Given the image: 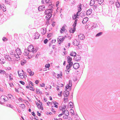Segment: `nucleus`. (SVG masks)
Masks as SVG:
<instances>
[{"mask_svg": "<svg viewBox=\"0 0 120 120\" xmlns=\"http://www.w3.org/2000/svg\"><path fill=\"white\" fill-rule=\"evenodd\" d=\"M53 9L52 8L51 9H46L45 11V14H46V18L47 19H50L52 15V12Z\"/></svg>", "mask_w": 120, "mask_h": 120, "instance_id": "nucleus-1", "label": "nucleus"}, {"mask_svg": "<svg viewBox=\"0 0 120 120\" xmlns=\"http://www.w3.org/2000/svg\"><path fill=\"white\" fill-rule=\"evenodd\" d=\"M28 49L29 50L30 53L32 52L33 53H35L37 50V48L36 47L34 48L32 45H30L29 46Z\"/></svg>", "mask_w": 120, "mask_h": 120, "instance_id": "nucleus-2", "label": "nucleus"}, {"mask_svg": "<svg viewBox=\"0 0 120 120\" xmlns=\"http://www.w3.org/2000/svg\"><path fill=\"white\" fill-rule=\"evenodd\" d=\"M78 21L77 19H76L75 21L72 25L73 28H71L70 30V32L74 33L75 30V27L76 26L77 22Z\"/></svg>", "mask_w": 120, "mask_h": 120, "instance_id": "nucleus-3", "label": "nucleus"}, {"mask_svg": "<svg viewBox=\"0 0 120 120\" xmlns=\"http://www.w3.org/2000/svg\"><path fill=\"white\" fill-rule=\"evenodd\" d=\"M64 39L65 38L62 36L59 37L57 39V41L58 43L60 44L61 42H62Z\"/></svg>", "mask_w": 120, "mask_h": 120, "instance_id": "nucleus-4", "label": "nucleus"}, {"mask_svg": "<svg viewBox=\"0 0 120 120\" xmlns=\"http://www.w3.org/2000/svg\"><path fill=\"white\" fill-rule=\"evenodd\" d=\"M79 40L75 39L73 41V44L75 45L78 46L79 44Z\"/></svg>", "mask_w": 120, "mask_h": 120, "instance_id": "nucleus-5", "label": "nucleus"}, {"mask_svg": "<svg viewBox=\"0 0 120 120\" xmlns=\"http://www.w3.org/2000/svg\"><path fill=\"white\" fill-rule=\"evenodd\" d=\"M81 59V57L80 56L77 55L74 57V60L77 61H78Z\"/></svg>", "mask_w": 120, "mask_h": 120, "instance_id": "nucleus-6", "label": "nucleus"}, {"mask_svg": "<svg viewBox=\"0 0 120 120\" xmlns=\"http://www.w3.org/2000/svg\"><path fill=\"white\" fill-rule=\"evenodd\" d=\"M78 36L79 38L81 40L84 39L85 38V36L84 34H79Z\"/></svg>", "mask_w": 120, "mask_h": 120, "instance_id": "nucleus-7", "label": "nucleus"}, {"mask_svg": "<svg viewBox=\"0 0 120 120\" xmlns=\"http://www.w3.org/2000/svg\"><path fill=\"white\" fill-rule=\"evenodd\" d=\"M5 57L6 60H8L10 62L12 61L11 59L12 58H11L10 56L8 54H6V55L5 56Z\"/></svg>", "mask_w": 120, "mask_h": 120, "instance_id": "nucleus-8", "label": "nucleus"}, {"mask_svg": "<svg viewBox=\"0 0 120 120\" xmlns=\"http://www.w3.org/2000/svg\"><path fill=\"white\" fill-rule=\"evenodd\" d=\"M73 66L74 69H77L79 67V65L78 63H75L73 64Z\"/></svg>", "mask_w": 120, "mask_h": 120, "instance_id": "nucleus-9", "label": "nucleus"}, {"mask_svg": "<svg viewBox=\"0 0 120 120\" xmlns=\"http://www.w3.org/2000/svg\"><path fill=\"white\" fill-rule=\"evenodd\" d=\"M24 55H25L27 56L29 54H30V53L29 50L28 49H25L24 50Z\"/></svg>", "mask_w": 120, "mask_h": 120, "instance_id": "nucleus-10", "label": "nucleus"}, {"mask_svg": "<svg viewBox=\"0 0 120 120\" xmlns=\"http://www.w3.org/2000/svg\"><path fill=\"white\" fill-rule=\"evenodd\" d=\"M40 31L41 33L43 35H44L46 33V29L45 28H42Z\"/></svg>", "mask_w": 120, "mask_h": 120, "instance_id": "nucleus-11", "label": "nucleus"}, {"mask_svg": "<svg viewBox=\"0 0 120 120\" xmlns=\"http://www.w3.org/2000/svg\"><path fill=\"white\" fill-rule=\"evenodd\" d=\"M45 6L44 5L39 6L38 8V10L40 11H42L44 10Z\"/></svg>", "mask_w": 120, "mask_h": 120, "instance_id": "nucleus-12", "label": "nucleus"}, {"mask_svg": "<svg viewBox=\"0 0 120 120\" xmlns=\"http://www.w3.org/2000/svg\"><path fill=\"white\" fill-rule=\"evenodd\" d=\"M40 104H39L37 102V103L36 104H38V107L39 109H40L41 110H43V108L42 107V102H40Z\"/></svg>", "mask_w": 120, "mask_h": 120, "instance_id": "nucleus-13", "label": "nucleus"}, {"mask_svg": "<svg viewBox=\"0 0 120 120\" xmlns=\"http://www.w3.org/2000/svg\"><path fill=\"white\" fill-rule=\"evenodd\" d=\"M69 94V92L67 90H66L64 91L63 93V94L65 97L68 96Z\"/></svg>", "mask_w": 120, "mask_h": 120, "instance_id": "nucleus-14", "label": "nucleus"}, {"mask_svg": "<svg viewBox=\"0 0 120 120\" xmlns=\"http://www.w3.org/2000/svg\"><path fill=\"white\" fill-rule=\"evenodd\" d=\"M73 64V62H71L70 63L68 64L66 67L67 70H69L71 67L72 66Z\"/></svg>", "mask_w": 120, "mask_h": 120, "instance_id": "nucleus-15", "label": "nucleus"}, {"mask_svg": "<svg viewBox=\"0 0 120 120\" xmlns=\"http://www.w3.org/2000/svg\"><path fill=\"white\" fill-rule=\"evenodd\" d=\"M3 98V99L4 100V102H6V101H7L8 100V98L7 96H5V95H2L1 96V98Z\"/></svg>", "mask_w": 120, "mask_h": 120, "instance_id": "nucleus-16", "label": "nucleus"}, {"mask_svg": "<svg viewBox=\"0 0 120 120\" xmlns=\"http://www.w3.org/2000/svg\"><path fill=\"white\" fill-rule=\"evenodd\" d=\"M20 71H18V73L19 75V77L22 79H23L24 77V76L23 75V73H19Z\"/></svg>", "mask_w": 120, "mask_h": 120, "instance_id": "nucleus-17", "label": "nucleus"}, {"mask_svg": "<svg viewBox=\"0 0 120 120\" xmlns=\"http://www.w3.org/2000/svg\"><path fill=\"white\" fill-rule=\"evenodd\" d=\"M67 62L69 64L71 62H71L72 60V58L70 56H68L67 57Z\"/></svg>", "mask_w": 120, "mask_h": 120, "instance_id": "nucleus-18", "label": "nucleus"}, {"mask_svg": "<svg viewBox=\"0 0 120 120\" xmlns=\"http://www.w3.org/2000/svg\"><path fill=\"white\" fill-rule=\"evenodd\" d=\"M66 31V30L65 29V26H63L62 27V28L61 29V30H60V32L61 33H63Z\"/></svg>", "mask_w": 120, "mask_h": 120, "instance_id": "nucleus-19", "label": "nucleus"}, {"mask_svg": "<svg viewBox=\"0 0 120 120\" xmlns=\"http://www.w3.org/2000/svg\"><path fill=\"white\" fill-rule=\"evenodd\" d=\"M15 51L17 54L18 55H20L22 53L20 50L19 48H17V49H16Z\"/></svg>", "mask_w": 120, "mask_h": 120, "instance_id": "nucleus-20", "label": "nucleus"}, {"mask_svg": "<svg viewBox=\"0 0 120 120\" xmlns=\"http://www.w3.org/2000/svg\"><path fill=\"white\" fill-rule=\"evenodd\" d=\"M88 18L87 17L84 18L82 22V23L83 24L86 23L88 21Z\"/></svg>", "mask_w": 120, "mask_h": 120, "instance_id": "nucleus-21", "label": "nucleus"}, {"mask_svg": "<svg viewBox=\"0 0 120 120\" xmlns=\"http://www.w3.org/2000/svg\"><path fill=\"white\" fill-rule=\"evenodd\" d=\"M34 39H38L40 36V34L38 33H36L35 34Z\"/></svg>", "mask_w": 120, "mask_h": 120, "instance_id": "nucleus-22", "label": "nucleus"}, {"mask_svg": "<svg viewBox=\"0 0 120 120\" xmlns=\"http://www.w3.org/2000/svg\"><path fill=\"white\" fill-rule=\"evenodd\" d=\"M49 0H42L41 3L42 4H47Z\"/></svg>", "mask_w": 120, "mask_h": 120, "instance_id": "nucleus-23", "label": "nucleus"}, {"mask_svg": "<svg viewBox=\"0 0 120 120\" xmlns=\"http://www.w3.org/2000/svg\"><path fill=\"white\" fill-rule=\"evenodd\" d=\"M92 10L91 9H89L88 10L86 13V14L87 15H90L92 12Z\"/></svg>", "mask_w": 120, "mask_h": 120, "instance_id": "nucleus-24", "label": "nucleus"}, {"mask_svg": "<svg viewBox=\"0 0 120 120\" xmlns=\"http://www.w3.org/2000/svg\"><path fill=\"white\" fill-rule=\"evenodd\" d=\"M76 53L74 52H72L70 53V55L73 56H75L76 55Z\"/></svg>", "mask_w": 120, "mask_h": 120, "instance_id": "nucleus-25", "label": "nucleus"}, {"mask_svg": "<svg viewBox=\"0 0 120 120\" xmlns=\"http://www.w3.org/2000/svg\"><path fill=\"white\" fill-rule=\"evenodd\" d=\"M6 59H4L3 58H1L0 59V63L1 64H4L5 62Z\"/></svg>", "mask_w": 120, "mask_h": 120, "instance_id": "nucleus-26", "label": "nucleus"}, {"mask_svg": "<svg viewBox=\"0 0 120 120\" xmlns=\"http://www.w3.org/2000/svg\"><path fill=\"white\" fill-rule=\"evenodd\" d=\"M1 7H2L1 9L3 10L4 12L6 11V7L5 5L2 4V6H1Z\"/></svg>", "mask_w": 120, "mask_h": 120, "instance_id": "nucleus-27", "label": "nucleus"}, {"mask_svg": "<svg viewBox=\"0 0 120 120\" xmlns=\"http://www.w3.org/2000/svg\"><path fill=\"white\" fill-rule=\"evenodd\" d=\"M95 2L94 0H91L90 2V5L91 6H93Z\"/></svg>", "mask_w": 120, "mask_h": 120, "instance_id": "nucleus-28", "label": "nucleus"}, {"mask_svg": "<svg viewBox=\"0 0 120 120\" xmlns=\"http://www.w3.org/2000/svg\"><path fill=\"white\" fill-rule=\"evenodd\" d=\"M86 12H82L80 14V16H81L82 17L85 15Z\"/></svg>", "mask_w": 120, "mask_h": 120, "instance_id": "nucleus-29", "label": "nucleus"}, {"mask_svg": "<svg viewBox=\"0 0 120 120\" xmlns=\"http://www.w3.org/2000/svg\"><path fill=\"white\" fill-rule=\"evenodd\" d=\"M72 83L71 80H69V84H68L67 85H68L69 87H70V89H71V87L72 86Z\"/></svg>", "mask_w": 120, "mask_h": 120, "instance_id": "nucleus-30", "label": "nucleus"}, {"mask_svg": "<svg viewBox=\"0 0 120 120\" xmlns=\"http://www.w3.org/2000/svg\"><path fill=\"white\" fill-rule=\"evenodd\" d=\"M116 5L117 8H119L120 7V4L118 1L116 2Z\"/></svg>", "mask_w": 120, "mask_h": 120, "instance_id": "nucleus-31", "label": "nucleus"}, {"mask_svg": "<svg viewBox=\"0 0 120 120\" xmlns=\"http://www.w3.org/2000/svg\"><path fill=\"white\" fill-rule=\"evenodd\" d=\"M103 33V32H99L96 35V37H98L101 35Z\"/></svg>", "mask_w": 120, "mask_h": 120, "instance_id": "nucleus-32", "label": "nucleus"}, {"mask_svg": "<svg viewBox=\"0 0 120 120\" xmlns=\"http://www.w3.org/2000/svg\"><path fill=\"white\" fill-rule=\"evenodd\" d=\"M69 105L70 106L71 108H72L73 107V104L72 102H70L69 103Z\"/></svg>", "mask_w": 120, "mask_h": 120, "instance_id": "nucleus-33", "label": "nucleus"}, {"mask_svg": "<svg viewBox=\"0 0 120 120\" xmlns=\"http://www.w3.org/2000/svg\"><path fill=\"white\" fill-rule=\"evenodd\" d=\"M5 71L3 70L0 69V73L2 74H6Z\"/></svg>", "mask_w": 120, "mask_h": 120, "instance_id": "nucleus-34", "label": "nucleus"}, {"mask_svg": "<svg viewBox=\"0 0 120 120\" xmlns=\"http://www.w3.org/2000/svg\"><path fill=\"white\" fill-rule=\"evenodd\" d=\"M104 1V0H99L98 1V2L99 4H101Z\"/></svg>", "mask_w": 120, "mask_h": 120, "instance_id": "nucleus-35", "label": "nucleus"}, {"mask_svg": "<svg viewBox=\"0 0 120 120\" xmlns=\"http://www.w3.org/2000/svg\"><path fill=\"white\" fill-rule=\"evenodd\" d=\"M19 55H18L17 54H15V56L14 58H16L17 59H19V60L20 59V57L19 56Z\"/></svg>", "mask_w": 120, "mask_h": 120, "instance_id": "nucleus-36", "label": "nucleus"}, {"mask_svg": "<svg viewBox=\"0 0 120 120\" xmlns=\"http://www.w3.org/2000/svg\"><path fill=\"white\" fill-rule=\"evenodd\" d=\"M30 75V76H32L34 74V73L33 71H31L29 73Z\"/></svg>", "mask_w": 120, "mask_h": 120, "instance_id": "nucleus-37", "label": "nucleus"}, {"mask_svg": "<svg viewBox=\"0 0 120 120\" xmlns=\"http://www.w3.org/2000/svg\"><path fill=\"white\" fill-rule=\"evenodd\" d=\"M20 105V107H21L23 109L25 108V106L24 104H21Z\"/></svg>", "mask_w": 120, "mask_h": 120, "instance_id": "nucleus-38", "label": "nucleus"}, {"mask_svg": "<svg viewBox=\"0 0 120 120\" xmlns=\"http://www.w3.org/2000/svg\"><path fill=\"white\" fill-rule=\"evenodd\" d=\"M63 118L64 119H68L69 118V116H66V115H64L63 116Z\"/></svg>", "mask_w": 120, "mask_h": 120, "instance_id": "nucleus-39", "label": "nucleus"}, {"mask_svg": "<svg viewBox=\"0 0 120 120\" xmlns=\"http://www.w3.org/2000/svg\"><path fill=\"white\" fill-rule=\"evenodd\" d=\"M72 18L74 20L76 19V18H78L75 14L73 16Z\"/></svg>", "mask_w": 120, "mask_h": 120, "instance_id": "nucleus-40", "label": "nucleus"}, {"mask_svg": "<svg viewBox=\"0 0 120 120\" xmlns=\"http://www.w3.org/2000/svg\"><path fill=\"white\" fill-rule=\"evenodd\" d=\"M26 62V61L25 60H24V61H22L21 62V64L22 65H23L25 64Z\"/></svg>", "mask_w": 120, "mask_h": 120, "instance_id": "nucleus-41", "label": "nucleus"}, {"mask_svg": "<svg viewBox=\"0 0 120 120\" xmlns=\"http://www.w3.org/2000/svg\"><path fill=\"white\" fill-rule=\"evenodd\" d=\"M70 113H71V115H73L74 114V112L73 110L72 109H71L70 110Z\"/></svg>", "mask_w": 120, "mask_h": 120, "instance_id": "nucleus-42", "label": "nucleus"}, {"mask_svg": "<svg viewBox=\"0 0 120 120\" xmlns=\"http://www.w3.org/2000/svg\"><path fill=\"white\" fill-rule=\"evenodd\" d=\"M36 91L37 92V93H38V94H41V92L40 91L39 89H36Z\"/></svg>", "mask_w": 120, "mask_h": 120, "instance_id": "nucleus-43", "label": "nucleus"}, {"mask_svg": "<svg viewBox=\"0 0 120 120\" xmlns=\"http://www.w3.org/2000/svg\"><path fill=\"white\" fill-rule=\"evenodd\" d=\"M51 1H50L49 0V2L47 4H46V5L48 6H49L51 5L52 4V3L51 2Z\"/></svg>", "mask_w": 120, "mask_h": 120, "instance_id": "nucleus-44", "label": "nucleus"}, {"mask_svg": "<svg viewBox=\"0 0 120 120\" xmlns=\"http://www.w3.org/2000/svg\"><path fill=\"white\" fill-rule=\"evenodd\" d=\"M8 96L10 99H11L12 97H13V95L11 94H8Z\"/></svg>", "mask_w": 120, "mask_h": 120, "instance_id": "nucleus-45", "label": "nucleus"}, {"mask_svg": "<svg viewBox=\"0 0 120 120\" xmlns=\"http://www.w3.org/2000/svg\"><path fill=\"white\" fill-rule=\"evenodd\" d=\"M97 5L95 4L93 6V8L94 10H95L97 8Z\"/></svg>", "mask_w": 120, "mask_h": 120, "instance_id": "nucleus-46", "label": "nucleus"}, {"mask_svg": "<svg viewBox=\"0 0 120 120\" xmlns=\"http://www.w3.org/2000/svg\"><path fill=\"white\" fill-rule=\"evenodd\" d=\"M65 105H64L63 106V107L62 109V111H63L64 110H65Z\"/></svg>", "mask_w": 120, "mask_h": 120, "instance_id": "nucleus-47", "label": "nucleus"}, {"mask_svg": "<svg viewBox=\"0 0 120 120\" xmlns=\"http://www.w3.org/2000/svg\"><path fill=\"white\" fill-rule=\"evenodd\" d=\"M5 2L7 4H9L10 3V0H5Z\"/></svg>", "mask_w": 120, "mask_h": 120, "instance_id": "nucleus-48", "label": "nucleus"}, {"mask_svg": "<svg viewBox=\"0 0 120 120\" xmlns=\"http://www.w3.org/2000/svg\"><path fill=\"white\" fill-rule=\"evenodd\" d=\"M65 112H66V113L65 114V115L66 116H68L69 115V112L67 110H66Z\"/></svg>", "mask_w": 120, "mask_h": 120, "instance_id": "nucleus-49", "label": "nucleus"}, {"mask_svg": "<svg viewBox=\"0 0 120 120\" xmlns=\"http://www.w3.org/2000/svg\"><path fill=\"white\" fill-rule=\"evenodd\" d=\"M48 39H45L44 41V43L45 44H46L48 42Z\"/></svg>", "mask_w": 120, "mask_h": 120, "instance_id": "nucleus-50", "label": "nucleus"}, {"mask_svg": "<svg viewBox=\"0 0 120 120\" xmlns=\"http://www.w3.org/2000/svg\"><path fill=\"white\" fill-rule=\"evenodd\" d=\"M93 27L96 28L97 27V24H94L93 25Z\"/></svg>", "mask_w": 120, "mask_h": 120, "instance_id": "nucleus-51", "label": "nucleus"}, {"mask_svg": "<svg viewBox=\"0 0 120 120\" xmlns=\"http://www.w3.org/2000/svg\"><path fill=\"white\" fill-rule=\"evenodd\" d=\"M50 66V64H46L45 66V67L46 68H49Z\"/></svg>", "mask_w": 120, "mask_h": 120, "instance_id": "nucleus-52", "label": "nucleus"}, {"mask_svg": "<svg viewBox=\"0 0 120 120\" xmlns=\"http://www.w3.org/2000/svg\"><path fill=\"white\" fill-rule=\"evenodd\" d=\"M12 76V75L11 74H10V75L9 77L10 79V80H12L13 79V78L12 77H11V76Z\"/></svg>", "mask_w": 120, "mask_h": 120, "instance_id": "nucleus-53", "label": "nucleus"}, {"mask_svg": "<svg viewBox=\"0 0 120 120\" xmlns=\"http://www.w3.org/2000/svg\"><path fill=\"white\" fill-rule=\"evenodd\" d=\"M30 87L31 88V89H30L31 90L34 91V89L33 87L31 86H30Z\"/></svg>", "mask_w": 120, "mask_h": 120, "instance_id": "nucleus-54", "label": "nucleus"}, {"mask_svg": "<svg viewBox=\"0 0 120 120\" xmlns=\"http://www.w3.org/2000/svg\"><path fill=\"white\" fill-rule=\"evenodd\" d=\"M11 57H13L14 58L15 56V54H14L13 53H11Z\"/></svg>", "mask_w": 120, "mask_h": 120, "instance_id": "nucleus-55", "label": "nucleus"}, {"mask_svg": "<svg viewBox=\"0 0 120 120\" xmlns=\"http://www.w3.org/2000/svg\"><path fill=\"white\" fill-rule=\"evenodd\" d=\"M7 106L11 108H13V106L10 104H8L7 105Z\"/></svg>", "mask_w": 120, "mask_h": 120, "instance_id": "nucleus-56", "label": "nucleus"}, {"mask_svg": "<svg viewBox=\"0 0 120 120\" xmlns=\"http://www.w3.org/2000/svg\"><path fill=\"white\" fill-rule=\"evenodd\" d=\"M19 82L22 84L23 85H24L25 84V82H24L22 81H20Z\"/></svg>", "mask_w": 120, "mask_h": 120, "instance_id": "nucleus-57", "label": "nucleus"}, {"mask_svg": "<svg viewBox=\"0 0 120 120\" xmlns=\"http://www.w3.org/2000/svg\"><path fill=\"white\" fill-rule=\"evenodd\" d=\"M60 3V2L59 1H57L56 3V6L57 7L58 6V5Z\"/></svg>", "mask_w": 120, "mask_h": 120, "instance_id": "nucleus-58", "label": "nucleus"}, {"mask_svg": "<svg viewBox=\"0 0 120 120\" xmlns=\"http://www.w3.org/2000/svg\"><path fill=\"white\" fill-rule=\"evenodd\" d=\"M29 84H31L32 86H34L33 83L31 81H30L29 82Z\"/></svg>", "mask_w": 120, "mask_h": 120, "instance_id": "nucleus-59", "label": "nucleus"}, {"mask_svg": "<svg viewBox=\"0 0 120 120\" xmlns=\"http://www.w3.org/2000/svg\"><path fill=\"white\" fill-rule=\"evenodd\" d=\"M58 86H59V87H63V85L62 84H60V85L59 84Z\"/></svg>", "mask_w": 120, "mask_h": 120, "instance_id": "nucleus-60", "label": "nucleus"}, {"mask_svg": "<svg viewBox=\"0 0 120 120\" xmlns=\"http://www.w3.org/2000/svg\"><path fill=\"white\" fill-rule=\"evenodd\" d=\"M2 40L3 41H5V40H7V38L5 37H4L2 38Z\"/></svg>", "mask_w": 120, "mask_h": 120, "instance_id": "nucleus-61", "label": "nucleus"}, {"mask_svg": "<svg viewBox=\"0 0 120 120\" xmlns=\"http://www.w3.org/2000/svg\"><path fill=\"white\" fill-rule=\"evenodd\" d=\"M78 11L79 12H80V11L81 10V8H78Z\"/></svg>", "mask_w": 120, "mask_h": 120, "instance_id": "nucleus-62", "label": "nucleus"}, {"mask_svg": "<svg viewBox=\"0 0 120 120\" xmlns=\"http://www.w3.org/2000/svg\"><path fill=\"white\" fill-rule=\"evenodd\" d=\"M31 71V70L30 69H28L27 70V71L28 73H29Z\"/></svg>", "mask_w": 120, "mask_h": 120, "instance_id": "nucleus-63", "label": "nucleus"}, {"mask_svg": "<svg viewBox=\"0 0 120 120\" xmlns=\"http://www.w3.org/2000/svg\"><path fill=\"white\" fill-rule=\"evenodd\" d=\"M9 85L10 86L12 87H13L14 86V85L12 83H10L9 84Z\"/></svg>", "mask_w": 120, "mask_h": 120, "instance_id": "nucleus-64", "label": "nucleus"}]
</instances>
